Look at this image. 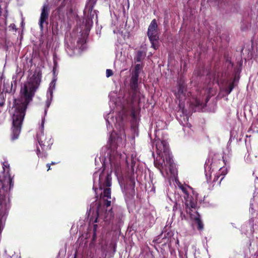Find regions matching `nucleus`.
Returning <instances> with one entry per match:
<instances>
[{
  "label": "nucleus",
  "instance_id": "21",
  "mask_svg": "<svg viewBox=\"0 0 258 258\" xmlns=\"http://www.w3.org/2000/svg\"><path fill=\"white\" fill-rule=\"evenodd\" d=\"M97 228V225L96 224L94 225V233L96 232Z\"/></svg>",
  "mask_w": 258,
  "mask_h": 258
},
{
  "label": "nucleus",
  "instance_id": "22",
  "mask_svg": "<svg viewBox=\"0 0 258 258\" xmlns=\"http://www.w3.org/2000/svg\"><path fill=\"white\" fill-rule=\"evenodd\" d=\"M37 154L39 157L40 156V151L39 149L37 150Z\"/></svg>",
  "mask_w": 258,
  "mask_h": 258
},
{
  "label": "nucleus",
  "instance_id": "18",
  "mask_svg": "<svg viewBox=\"0 0 258 258\" xmlns=\"http://www.w3.org/2000/svg\"><path fill=\"white\" fill-rule=\"evenodd\" d=\"M113 75L112 71L110 69H107L106 72V75L107 77H109Z\"/></svg>",
  "mask_w": 258,
  "mask_h": 258
},
{
  "label": "nucleus",
  "instance_id": "15",
  "mask_svg": "<svg viewBox=\"0 0 258 258\" xmlns=\"http://www.w3.org/2000/svg\"><path fill=\"white\" fill-rule=\"evenodd\" d=\"M6 217L5 215H0V229L3 228V221H5Z\"/></svg>",
  "mask_w": 258,
  "mask_h": 258
},
{
  "label": "nucleus",
  "instance_id": "17",
  "mask_svg": "<svg viewBox=\"0 0 258 258\" xmlns=\"http://www.w3.org/2000/svg\"><path fill=\"white\" fill-rule=\"evenodd\" d=\"M141 69V67L140 64H137L136 65L135 68L134 73H138V75H139V71Z\"/></svg>",
  "mask_w": 258,
  "mask_h": 258
},
{
  "label": "nucleus",
  "instance_id": "6",
  "mask_svg": "<svg viewBox=\"0 0 258 258\" xmlns=\"http://www.w3.org/2000/svg\"><path fill=\"white\" fill-rule=\"evenodd\" d=\"M179 187L185 194L184 198L185 200L186 206L194 208L196 206L197 195H195L192 189L188 186L180 184Z\"/></svg>",
  "mask_w": 258,
  "mask_h": 258
},
{
  "label": "nucleus",
  "instance_id": "23",
  "mask_svg": "<svg viewBox=\"0 0 258 258\" xmlns=\"http://www.w3.org/2000/svg\"><path fill=\"white\" fill-rule=\"evenodd\" d=\"M47 167H48V170L50 169V164H47L46 165Z\"/></svg>",
  "mask_w": 258,
  "mask_h": 258
},
{
  "label": "nucleus",
  "instance_id": "19",
  "mask_svg": "<svg viewBox=\"0 0 258 258\" xmlns=\"http://www.w3.org/2000/svg\"><path fill=\"white\" fill-rule=\"evenodd\" d=\"M8 168V171L7 172H9V165L8 164V163L7 162H4L3 163V168H4V170H5V168Z\"/></svg>",
  "mask_w": 258,
  "mask_h": 258
},
{
  "label": "nucleus",
  "instance_id": "31",
  "mask_svg": "<svg viewBox=\"0 0 258 258\" xmlns=\"http://www.w3.org/2000/svg\"><path fill=\"white\" fill-rule=\"evenodd\" d=\"M74 258H76V255L75 256Z\"/></svg>",
  "mask_w": 258,
  "mask_h": 258
},
{
  "label": "nucleus",
  "instance_id": "12",
  "mask_svg": "<svg viewBox=\"0 0 258 258\" xmlns=\"http://www.w3.org/2000/svg\"><path fill=\"white\" fill-rule=\"evenodd\" d=\"M93 25V21L90 19H88L86 20L85 24V34L86 35H88V33Z\"/></svg>",
  "mask_w": 258,
  "mask_h": 258
},
{
  "label": "nucleus",
  "instance_id": "4",
  "mask_svg": "<svg viewBox=\"0 0 258 258\" xmlns=\"http://www.w3.org/2000/svg\"><path fill=\"white\" fill-rule=\"evenodd\" d=\"M154 144L156 149L157 157L154 161L155 166L160 170L162 175L175 177L177 174L175 166L171 158L168 146L165 141L155 139Z\"/></svg>",
  "mask_w": 258,
  "mask_h": 258
},
{
  "label": "nucleus",
  "instance_id": "7",
  "mask_svg": "<svg viewBox=\"0 0 258 258\" xmlns=\"http://www.w3.org/2000/svg\"><path fill=\"white\" fill-rule=\"evenodd\" d=\"M157 27L156 21L154 19L152 21L148 29V36L152 43V46L155 49L157 48L158 44Z\"/></svg>",
  "mask_w": 258,
  "mask_h": 258
},
{
  "label": "nucleus",
  "instance_id": "13",
  "mask_svg": "<svg viewBox=\"0 0 258 258\" xmlns=\"http://www.w3.org/2000/svg\"><path fill=\"white\" fill-rule=\"evenodd\" d=\"M138 76L139 75H138V73H134L131 78V82L135 87L138 83Z\"/></svg>",
  "mask_w": 258,
  "mask_h": 258
},
{
  "label": "nucleus",
  "instance_id": "20",
  "mask_svg": "<svg viewBox=\"0 0 258 258\" xmlns=\"http://www.w3.org/2000/svg\"><path fill=\"white\" fill-rule=\"evenodd\" d=\"M138 57L137 58V60L138 61H140V57L142 55V52H138Z\"/></svg>",
  "mask_w": 258,
  "mask_h": 258
},
{
  "label": "nucleus",
  "instance_id": "1",
  "mask_svg": "<svg viewBox=\"0 0 258 258\" xmlns=\"http://www.w3.org/2000/svg\"><path fill=\"white\" fill-rule=\"evenodd\" d=\"M111 176L108 173L105 174L104 169L96 171L93 175V189L96 195H100L99 200L92 203L87 211V219L89 224L98 222V218L102 219L105 221L110 220L113 217L111 210L104 212L105 207L110 206L111 191L110 186L111 185Z\"/></svg>",
  "mask_w": 258,
  "mask_h": 258
},
{
  "label": "nucleus",
  "instance_id": "28",
  "mask_svg": "<svg viewBox=\"0 0 258 258\" xmlns=\"http://www.w3.org/2000/svg\"><path fill=\"white\" fill-rule=\"evenodd\" d=\"M223 179V177H222L221 178V179L220 181H221ZM220 182H221V181H220Z\"/></svg>",
  "mask_w": 258,
  "mask_h": 258
},
{
  "label": "nucleus",
  "instance_id": "14",
  "mask_svg": "<svg viewBox=\"0 0 258 258\" xmlns=\"http://www.w3.org/2000/svg\"><path fill=\"white\" fill-rule=\"evenodd\" d=\"M220 174H222L223 175H225L226 174V169L225 168H221L219 170V173H218V174L215 176L214 181H216L218 180V178L219 177Z\"/></svg>",
  "mask_w": 258,
  "mask_h": 258
},
{
  "label": "nucleus",
  "instance_id": "24",
  "mask_svg": "<svg viewBox=\"0 0 258 258\" xmlns=\"http://www.w3.org/2000/svg\"><path fill=\"white\" fill-rule=\"evenodd\" d=\"M4 104V102H2V103H0V106H3Z\"/></svg>",
  "mask_w": 258,
  "mask_h": 258
},
{
  "label": "nucleus",
  "instance_id": "26",
  "mask_svg": "<svg viewBox=\"0 0 258 258\" xmlns=\"http://www.w3.org/2000/svg\"><path fill=\"white\" fill-rule=\"evenodd\" d=\"M214 80H215V81H216L217 83H218V80H215V78H214Z\"/></svg>",
  "mask_w": 258,
  "mask_h": 258
},
{
  "label": "nucleus",
  "instance_id": "29",
  "mask_svg": "<svg viewBox=\"0 0 258 258\" xmlns=\"http://www.w3.org/2000/svg\"><path fill=\"white\" fill-rule=\"evenodd\" d=\"M208 99L207 98H206V102H207V101H208Z\"/></svg>",
  "mask_w": 258,
  "mask_h": 258
},
{
  "label": "nucleus",
  "instance_id": "16",
  "mask_svg": "<svg viewBox=\"0 0 258 258\" xmlns=\"http://www.w3.org/2000/svg\"><path fill=\"white\" fill-rule=\"evenodd\" d=\"M233 85L232 84H230L228 88L225 89V91L227 94H229L233 88Z\"/></svg>",
  "mask_w": 258,
  "mask_h": 258
},
{
  "label": "nucleus",
  "instance_id": "9",
  "mask_svg": "<svg viewBox=\"0 0 258 258\" xmlns=\"http://www.w3.org/2000/svg\"><path fill=\"white\" fill-rule=\"evenodd\" d=\"M55 82L56 80L55 79L53 80L51 83L49 84V87L48 89L47 92V99L45 102V108L44 111L45 115L47 113V109L49 107L52 98L53 97V91L55 89Z\"/></svg>",
  "mask_w": 258,
  "mask_h": 258
},
{
  "label": "nucleus",
  "instance_id": "3",
  "mask_svg": "<svg viewBox=\"0 0 258 258\" xmlns=\"http://www.w3.org/2000/svg\"><path fill=\"white\" fill-rule=\"evenodd\" d=\"M125 117L124 111L117 114L114 112H110L105 117L108 130L112 129L114 125L115 130H113L110 136L111 153L110 154V163L111 170L114 171L118 178L120 174V162L122 158H126L125 155L119 154L118 151L115 150L116 145H123L125 141V134L123 128V120Z\"/></svg>",
  "mask_w": 258,
  "mask_h": 258
},
{
  "label": "nucleus",
  "instance_id": "10",
  "mask_svg": "<svg viewBox=\"0 0 258 258\" xmlns=\"http://www.w3.org/2000/svg\"><path fill=\"white\" fill-rule=\"evenodd\" d=\"M48 7L47 5H44L43 7L41 16L39 21V25L41 30L43 29V24L48 18Z\"/></svg>",
  "mask_w": 258,
  "mask_h": 258
},
{
  "label": "nucleus",
  "instance_id": "5",
  "mask_svg": "<svg viewBox=\"0 0 258 258\" xmlns=\"http://www.w3.org/2000/svg\"><path fill=\"white\" fill-rule=\"evenodd\" d=\"M174 95L176 99L179 101V107L181 112L184 113L185 102L186 104H189L192 108L194 107H199L200 106H204V104L200 99H198L194 97H190L189 94L190 93L186 92V89L183 82H180L178 83L177 86L173 90Z\"/></svg>",
  "mask_w": 258,
  "mask_h": 258
},
{
  "label": "nucleus",
  "instance_id": "8",
  "mask_svg": "<svg viewBox=\"0 0 258 258\" xmlns=\"http://www.w3.org/2000/svg\"><path fill=\"white\" fill-rule=\"evenodd\" d=\"M44 123V118L42 119V122L41 124V128L40 132L37 133V138L38 141L40 146L42 148L43 147H49V146L52 144L51 142V139L49 138L47 139L43 134V127Z\"/></svg>",
  "mask_w": 258,
  "mask_h": 258
},
{
  "label": "nucleus",
  "instance_id": "2",
  "mask_svg": "<svg viewBox=\"0 0 258 258\" xmlns=\"http://www.w3.org/2000/svg\"><path fill=\"white\" fill-rule=\"evenodd\" d=\"M41 75L40 70L36 69L22 86L19 98L15 100V105L11 110L13 119L12 139L13 140L18 139L19 137L27 105L32 100L35 92L39 86Z\"/></svg>",
  "mask_w": 258,
  "mask_h": 258
},
{
  "label": "nucleus",
  "instance_id": "27",
  "mask_svg": "<svg viewBox=\"0 0 258 258\" xmlns=\"http://www.w3.org/2000/svg\"><path fill=\"white\" fill-rule=\"evenodd\" d=\"M185 119H186V120H187V116H185Z\"/></svg>",
  "mask_w": 258,
  "mask_h": 258
},
{
  "label": "nucleus",
  "instance_id": "11",
  "mask_svg": "<svg viewBox=\"0 0 258 258\" xmlns=\"http://www.w3.org/2000/svg\"><path fill=\"white\" fill-rule=\"evenodd\" d=\"M190 218L194 220L198 224V227L200 229L203 228V225L200 218V215L196 212H194L193 214H190Z\"/></svg>",
  "mask_w": 258,
  "mask_h": 258
},
{
  "label": "nucleus",
  "instance_id": "25",
  "mask_svg": "<svg viewBox=\"0 0 258 258\" xmlns=\"http://www.w3.org/2000/svg\"><path fill=\"white\" fill-rule=\"evenodd\" d=\"M55 164H56V163L53 162H52L51 163V165H54Z\"/></svg>",
  "mask_w": 258,
  "mask_h": 258
},
{
  "label": "nucleus",
  "instance_id": "30",
  "mask_svg": "<svg viewBox=\"0 0 258 258\" xmlns=\"http://www.w3.org/2000/svg\"><path fill=\"white\" fill-rule=\"evenodd\" d=\"M206 176H208V174L206 173Z\"/></svg>",
  "mask_w": 258,
  "mask_h": 258
}]
</instances>
